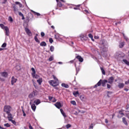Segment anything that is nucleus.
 Masks as SVG:
<instances>
[{
  "instance_id": "obj_1",
  "label": "nucleus",
  "mask_w": 129,
  "mask_h": 129,
  "mask_svg": "<svg viewBox=\"0 0 129 129\" xmlns=\"http://www.w3.org/2000/svg\"><path fill=\"white\" fill-rule=\"evenodd\" d=\"M0 27L5 31V34L6 36H10V29H9V27L8 26H5V25L3 24H0Z\"/></svg>"
},
{
  "instance_id": "obj_2",
  "label": "nucleus",
  "mask_w": 129,
  "mask_h": 129,
  "mask_svg": "<svg viewBox=\"0 0 129 129\" xmlns=\"http://www.w3.org/2000/svg\"><path fill=\"white\" fill-rule=\"evenodd\" d=\"M108 81L106 80H104L103 81H102L101 80H100L98 83L95 85V87H97V86H100L101 83H102V86H105V84H106V83H107Z\"/></svg>"
},
{
  "instance_id": "obj_3",
  "label": "nucleus",
  "mask_w": 129,
  "mask_h": 129,
  "mask_svg": "<svg viewBox=\"0 0 129 129\" xmlns=\"http://www.w3.org/2000/svg\"><path fill=\"white\" fill-rule=\"evenodd\" d=\"M4 110L6 113H10L12 111V107L10 105H6L4 107Z\"/></svg>"
},
{
  "instance_id": "obj_4",
  "label": "nucleus",
  "mask_w": 129,
  "mask_h": 129,
  "mask_svg": "<svg viewBox=\"0 0 129 129\" xmlns=\"http://www.w3.org/2000/svg\"><path fill=\"white\" fill-rule=\"evenodd\" d=\"M31 70L32 71V76L33 78H35L36 79H39L40 78V76H38V75L36 74V71L35 70V69L34 68H32L31 69Z\"/></svg>"
},
{
  "instance_id": "obj_5",
  "label": "nucleus",
  "mask_w": 129,
  "mask_h": 129,
  "mask_svg": "<svg viewBox=\"0 0 129 129\" xmlns=\"http://www.w3.org/2000/svg\"><path fill=\"white\" fill-rule=\"evenodd\" d=\"M38 92L37 91H34L29 95L28 97L29 98H33V97H35V96H36Z\"/></svg>"
},
{
  "instance_id": "obj_6",
  "label": "nucleus",
  "mask_w": 129,
  "mask_h": 129,
  "mask_svg": "<svg viewBox=\"0 0 129 129\" xmlns=\"http://www.w3.org/2000/svg\"><path fill=\"white\" fill-rule=\"evenodd\" d=\"M49 84L50 85H51L52 86H54V87H55V86H57V85H58V84H57V83L58 82H57V81H53V80H50V81H49Z\"/></svg>"
},
{
  "instance_id": "obj_7",
  "label": "nucleus",
  "mask_w": 129,
  "mask_h": 129,
  "mask_svg": "<svg viewBox=\"0 0 129 129\" xmlns=\"http://www.w3.org/2000/svg\"><path fill=\"white\" fill-rule=\"evenodd\" d=\"M54 105L58 109H60V108H61V107L62 106V104H61V103L59 102H57L56 104H54Z\"/></svg>"
},
{
  "instance_id": "obj_8",
  "label": "nucleus",
  "mask_w": 129,
  "mask_h": 129,
  "mask_svg": "<svg viewBox=\"0 0 129 129\" xmlns=\"http://www.w3.org/2000/svg\"><path fill=\"white\" fill-rule=\"evenodd\" d=\"M25 31L26 32L27 35H28V36H32V32H31V31L30 30V29H29L27 28H25Z\"/></svg>"
},
{
  "instance_id": "obj_9",
  "label": "nucleus",
  "mask_w": 129,
  "mask_h": 129,
  "mask_svg": "<svg viewBox=\"0 0 129 129\" xmlns=\"http://www.w3.org/2000/svg\"><path fill=\"white\" fill-rule=\"evenodd\" d=\"M30 104L31 106V108L32 109V110H33V111H35L36 110V105H35V104H32V102H30Z\"/></svg>"
},
{
  "instance_id": "obj_10",
  "label": "nucleus",
  "mask_w": 129,
  "mask_h": 129,
  "mask_svg": "<svg viewBox=\"0 0 129 129\" xmlns=\"http://www.w3.org/2000/svg\"><path fill=\"white\" fill-rule=\"evenodd\" d=\"M17 79L15 78V77H12V81H11L12 85H14V84L17 82Z\"/></svg>"
},
{
  "instance_id": "obj_11",
  "label": "nucleus",
  "mask_w": 129,
  "mask_h": 129,
  "mask_svg": "<svg viewBox=\"0 0 129 129\" xmlns=\"http://www.w3.org/2000/svg\"><path fill=\"white\" fill-rule=\"evenodd\" d=\"M113 80H114L113 77H111L109 78L108 82L110 84H112V83H113Z\"/></svg>"
},
{
  "instance_id": "obj_12",
  "label": "nucleus",
  "mask_w": 129,
  "mask_h": 129,
  "mask_svg": "<svg viewBox=\"0 0 129 129\" xmlns=\"http://www.w3.org/2000/svg\"><path fill=\"white\" fill-rule=\"evenodd\" d=\"M37 82H38L39 85H41L42 82H43V79H42V78H39L38 80H37Z\"/></svg>"
},
{
  "instance_id": "obj_13",
  "label": "nucleus",
  "mask_w": 129,
  "mask_h": 129,
  "mask_svg": "<svg viewBox=\"0 0 129 129\" xmlns=\"http://www.w3.org/2000/svg\"><path fill=\"white\" fill-rule=\"evenodd\" d=\"M1 75L3 77H8V73L6 72L1 73Z\"/></svg>"
},
{
  "instance_id": "obj_14",
  "label": "nucleus",
  "mask_w": 129,
  "mask_h": 129,
  "mask_svg": "<svg viewBox=\"0 0 129 129\" xmlns=\"http://www.w3.org/2000/svg\"><path fill=\"white\" fill-rule=\"evenodd\" d=\"M60 111L63 117H67V115H66V113H65V112H64V111L63 110V109H60Z\"/></svg>"
},
{
  "instance_id": "obj_15",
  "label": "nucleus",
  "mask_w": 129,
  "mask_h": 129,
  "mask_svg": "<svg viewBox=\"0 0 129 129\" xmlns=\"http://www.w3.org/2000/svg\"><path fill=\"white\" fill-rule=\"evenodd\" d=\"M8 120L13 119V115L11 113H7Z\"/></svg>"
},
{
  "instance_id": "obj_16",
  "label": "nucleus",
  "mask_w": 129,
  "mask_h": 129,
  "mask_svg": "<svg viewBox=\"0 0 129 129\" xmlns=\"http://www.w3.org/2000/svg\"><path fill=\"white\" fill-rule=\"evenodd\" d=\"M34 103H35L36 105H38V104L41 103V100L39 99L36 100L34 101Z\"/></svg>"
},
{
  "instance_id": "obj_17",
  "label": "nucleus",
  "mask_w": 129,
  "mask_h": 129,
  "mask_svg": "<svg viewBox=\"0 0 129 129\" xmlns=\"http://www.w3.org/2000/svg\"><path fill=\"white\" fill-rule=\"evenodd\" d=\"M80 98L82 101H85V100H86V98H85L84 95L80 96Z\"/></svg>"
},
{
  "instance_id": "obj_18",
  "label": "nucleus",
  "mask_w": 129,
  "mask_h": 129,
  "mask_svg": "<svg viewBox=\"0 0 129 129\" xmlns=\"http://www.w3.org/2000/svg\"><path fill=\"white\" fill-rule=\"evenodd\" d=\"M76 58L80 62H82L83 61V58H82L81 56L78 55L76 57Z\"/></svg>"
},
{
  "instance_id": "obj_19",
  "label": "nucleus",
  "mask_w": 129,
  "mask_h": 129,
  "mask_svg": "<svg viewBox=\"0 0 129 129\" xmlns=\"http://www.w3.org/2000/svg\"><path fill=\"white\" fill-rule=\"evenodd\" d=\"M14 9V12L15 14H17L18 12V8L17 7V6H15L13 7Z\"/></svg>"
},
{
  "instance_id": "obj_20",
  "label": "nucleus",
  "mask_w": 129,
  "mask_h": 129,
  "mask_svg": "<svg viewBox=\"0 0 129 129\" xmlns=\"http://www.w3.org/2000/svg\"><path fill=\"white\" fill-rule=\"evenodd\" d=\"M118 86L119 88H123V87H124V84H123V83H119Z\"/></svg>"
},
{
  "instance_id": "obj_21",
  "label": "nucleus",
  "mask_w": 129,
  "mask_h": 129,
  "mask_svg": "<svg viewBox=\"0 0 129 129\" xmlns=\"http://www.w3.org/2000/svg\"><path fill=\"white\" fill-rule=\"evenodd\" d=\"M61 86L62 87H64V88H68L69 87V86L65 83L61 84Z\"/></svg>"
},
{
  "instance_id": "obj_22",
  "label": "nucleus",
  "mask_w": 129,
  "mask_h": 129,
  "mask_svg": "<svg viewBox=\"0 0 129 129\" xmlns=\"http://www.w3.org/2000/svg\"><path fill=\"white\" fill-rule=\"evenodd\" d=\"M32 13H33V14H34V15H35V16H37L38 17H39V16H41V14H40V13H37L33 10H31Z\"/></svg>"
},
{
  "instance_id": "obj_23",
  "label": "nucleus",
  "mask_w": 129,
  "mask_h": 129,
  "mask_svg": "<svg viewBox=\"0 0 129 129\" xmlns=\"http://www.w3.org/2000/svg\"><path fill=\"white\" fill-rule=\"evenodd\" d=\"M122 61L126 64V65H127V66H129V61H127L126 59H123Z\"/></svg>"
},
{
  "instance_id": "obj_24",
  "label": "nucleus",
  "mask_w": 129,
  "mask_h": 129,
  "mask_svg": "<svg viewBox=\"0 0 129 129\" xmlns=\"http://www.w3.org/2000/svg\"><path fill=\"white\" fill-rule=\"evenodd\" d=\"M122 121H123V123H124V124H125V125H127V122L125 120V118H124V117L122 118Z\"/></svg>"
},
{
  "instance_id": "obj_25",
  "label": "nucleus",
  "mask_w": 129,
  "mask_h": 129,
  "mask_svg": "<svg viewBox=\"0 0 129 129\" xmlns=\"http://www.w3.org/2000/svg\"><path fill=\"white\" fill-rule=\"evenodd\" d=\"M56 1L57 3L58 7H59V8H61V7H62V4L60 2H59V0H56Z\"/></svg>"
},
{
  "instance_id": "obj_26",
  "label": "nucleus",
  "mask_w": 129,
  "mask_h": 129,
  "mask_svg": "<svg viewBox=\"0 0 129 129\" xmlns=\"http://www.w3.org/2000/svg\"><path fill=\"white\" fill-rule=\"evenodd\" d=\"M40 46H44V47H46V46H47V44L44 41L40 43Z\"/></svg>"
},
{
  "instance_id": "obj_27",
  "label": "nucleus",
  "mask_w": 129,
  "mask_h": 129,
  "mask_svg": "<svg viewBox=\"0 0 129 129\" xmlns=\"http://www.w3.org/2000/svg\"><path fill=\"white\" fill-rule=\"evenodd\" d=\"M37 36H38V34H36V36H35L34 40L35 41H36V42H37V43H40V40L38 39V37H37Z\"/></svg>"
},
{
  "instance_id": "obj_28",
  "label": "nucleus",
  "mask_w": 129,
  "mask_h": 129,
  "mask_svg": "<svg viewBox=\"0 0 129 129\" xmlns=\"http://www.w3.org/2000/svg\"><path fill=\"white\" fill-rule=\"evenodd\" d=\"M73 93V95H74L76 97H77V95H78V94H79V92H78V91L74 92Z\"/></svg>"
},
{
  "instance_id": "obj_29",
  "label": "nucleus",
  "mask_w": 129,
  "mask_h": 129,
  "mask_svg": "<svg viewBox=\"0 0 129 129\" xmlns=\"http://www.w3.org/2000/svg\"><path fill=\"white\" fill-rule=\"evenodd\" d=\"M123 36L124 37V39H125V40L126 41V42H128L129 41V39L127 38V37H126L124 34H123Z\"/></svg>"
},
{
  "instance_id": "obj_30",
  "label": "nucleus",
  "mask_w": 129,
  "mask_h": 129,
  "mask_svg": "<svg viewBox=\"0 0 129 129\" xmlns=\"http://www.w3.org/2000/svg\"><path fill=\"white\" fill-rule=\"evenodd\" d=\"M102 49L104 52H106V51H107V45H105V46L103 47Z\"/></svg>"
},
{
  "instance_id": "obj_31",
  "label": "nucleus",
  "mask_w": 129,
  "mask_h": 129,
  "mask_svg": "<svg viewBox=\"0 0 129 129\" xmlns=\"http://www.w3.org/2000/svg\"><path fill=\"white\" fill-rule=\"evenodd\" d=\"M8 21L9 22H10L11 23H13V18H12V17H11V16H9V18H8Z\"/></svg>"
},
{
  "instance_id": "obj_32",
  "label": "nucleus",
  "mask_w": 129,
  "mask_h": 129,
  "mask_svg": "<svg viewBox=\"0 0 129 129\" xmlns=\"http://www.w3.org/2000/svg\"><path fill=\"white\" fill-rule=\"evenodd\" d=\"M88 36L89 37V38H91L92 40L94 41V39H93V36H92V34H89Z\"/></svg>"
},
{
  "instance_id": "obj_33",
  "label": "nucleus",
  "mask_w": 129,
  "mask_h": 129,
  "mask_svg": "<svg viewBox=\"0 0 129 129\" xmlns=\"http://www.w3.org/2000/svg\"><path fill=\"white\" fill-rule=\"evenodd\" d=\"M9 121H11L12 122V123H13V124H17V122H16L15 121V120H13V119H9Z\"/></svg>"
},
{
  "instance_id": "obj_34",
  "label": "nucleus",
  "mask_w": 129,
  "mask_h": 129,
  "mask_svg": "<svg viewBox=\"0 0 129 129\" xmlns=\"http://www.w3.org/2000/svg\"><path fill=\"white\" fill-rule=\"evenodd\" d=\"M55 38L56 39V40H58L59 36V34H56L54 35Z\"/></svg>"
},
{
  "instance_id": "obj_35",
  "label": "nucleus",
  "mask_w": 129,
  "mask_h": 129,
  "mask_svg": "<svg viewBox=\"0 0 129 129\" xmlns=\"http://www.w3.org/2000/svg\"><path fill=\"white\" fill-rule=\"evenodd\" d=\"M53 60H54V57L53 56H51L48 59L49 61H53Z\"/></svg>"
},
{
  "instance_id": "obj_36",
  "label": "nucleus",
  "mask_w": 129,
  "mask_h": 129,
  "mask_svg": "<svg viewBox=\"0 0 129 129\" xmlns=\"http://www.w3.org/2000/svg\"><path fill=\"white\" fill-rule=\"evenodd\" d=\"M101 70L102 71V74H103V75H105V71H104V70L103 69V68H101Z\"/></svg>"
},
{
  "instance_id": "obj_37",
  "label": "nucleus",
  "mask_w": 129,
  "mask_h": 129,
  "mask_svg": "<svg viewBox=\"0 0 129 129\" xmlns=\"http://www.w3.org/2000/svg\"><path fill=\"white\" fill-rule=\"evenodd\" d=\"M54 49V46H50V50L51 52H53Z\"/></svg>"
},
{
  "instance_id": "obj_38",
  "label": "nucleus",
  "mask_w": 129,
  "mask_h": 129,
  "mask_svg": "<svg viewBox=\"0 0 129 129\" xmlns=\"http://www.w3.org/2000/svg\"><path fill=\"white\" fill-rule=\"evenodd\" d=\"M124 45V42L120 43L119 44L120 48H122V47H123Z\"/></svg>"
},
{
  "instance_id": "obj_39",
  "label": "nucleus",
  "mask_w": 129,
  "mask_h": 129,
  "mask_svg": "<svg viewBox=\"0 0 129 129\" xmlns=\"http://www.w3.org/2000/svg\"><path fill=\"white\" fill-rule=\"evenodd\" d=\"M4 126H6L7 127H10V126H11V125L8 123H7L4 124Z\"/></svg>"
},
{
  "instance_id": "obj_40",
  "label": "nucleus",
  "mask_w": 129,
  "mask_h": 129,
  "mask_svg": "<svg viewBox=\"0 0 129 129\" xmlns=\"http://www.w3.org/2000/svg\"><path fill=\"white\" fill-rule=\"evenodd\" d=\"M71 103L73 104V105H76V102L75 101H72Z\"/></svg>"
},
{
  "instance_id": "obj_41",
  "label": "nucleus",
  "mask_w": 129,
  "mask_h": 129,
  "mask_svg": "<svg viewBox=\"0 0 129 129\" xmlns=\"http://www.w3.org/2000/svg\"><path fill=\"white\" fill-rule=\"evenodd\" d=\"M53 79H54V80H55V81H56V82H58V79H57V78L56 77V76L53 75Z\"/></svg>"
},
{
  "instance_id": "obj_42",
  "label": "nucleus",
  "mask_w": 129,
  "mask_h": 129,
  "mask_svg": "<svg viewBox=\"0 0 129 129\" xmlns=\"http://www.w3.org/2000/svg\"><path fill=\"white\" fill-rule=\"evenodd\" d=\"M2 48H6V47H7V43H4L3 44V45H2Z\"/></svg>"
},
{
  "instance_id": "obj_43",
  "label": "nucleus",
  "mask_w": 129,
  "mask_h": 129,
  "mask_svg": "<svg viewBox=\"0 0 129 129\" xmlns=\"http://www.w3.org/2000/svg\"><path fill=\"white\" fill-rule=\"evenodd\" d=\"M126 112H129V105H127L126 106Z\"/></svg>"
},
{
  "instance_id": "obj_44",
  "label": "nucleus",
  "mask_w": 129,
  "mask_h": 129,
  "mask_svg": "<svg viewBox=\"0 0 129 129\" xmlns=\"http://www.w3.org/2000/svg\"><path fill=\"white\" fill-rule=\"evenodd\" d=\"M51 101L52 102H56L57 101V100L55 98H53L51 100Z\"/></svg>"
},
{
  "instance_id": "obj_45",
  "label": "nucleus",
  "mask_w": 129,
  "mask_h": 129,
  "mask_svg": "<svg viewBox=\"0 0 129 129\" xmlns=\"http://www.w3.org/2000/svg\"><path fill=\"white\" fill-rule=\"evenodd\" d=\"M49 42L50 43V44H52V43H53V39H52L51 38H49Z\"/></svg>"
},
{
  "instance_id": "obj_46",
  "label": "nucleus",
  "mask_w": 129,
  "mask_h": 129,
  "mask_svg": "<svg viewBox=\"0 0 129 129\" xmlns=\"http://www.w3.org/2000/svg\"><path fill=\"white\" fill-rule=\"evenodd\" d=\"M67 128H69L70 127H71V125L68 124L66 125Z\"/></svg>"
},
{
  "instance_id": "obj_47",
  "label": "nucleus",
  "mask_w": 129,
  "mask_h": 129,
  "mask_svg": "<svg viewBox=\"0 0 129 129\" xmlns=\"http://www.w3.org/2000/svg\"><path fill=\"white\" fill-rule=\"evenodd\" d=\"M19 15L21 17H23L24 16V15L23 14V13H22V12H19Z\"/></svg>"
},
{
  "instance_id": "obj_48",
  "label": "nucleus",
  "mask_w": 129,
  "mask_h": 129,
  "mask_svg": "<svg viewBox=\"0 0 129 129\" xmlns=\"http://www.w3.org/2000/svg\"><path fill=\"white\" fill-rule=\"evenodd\" d=\"M41 37H44V36H45V33L44 32H41Z\"/></svg>"
},
{
  "instance_id": "obj_49",
  "label": "nucleus",
  "mask_w": 129,
  "mask_h": 129,
  "mask_svg": "<svg viewBox=\"0 0 129 129\" xmlns=\"http://www.w3.org/2000/svg\"><path fill=\"white\" fill-rule=\"evenodd\" d=\"M80 70V69L79 68H76L77 74V73H78V72H79Z\"/></svg>"
},
{
  "instance_id": "obj_50",
  "label": "nucleus",
  "mask_w": 129,
  "mask_h": 129,
  "mask_svg": "<svg viewBox=\"0 0 129 129\" xmlns=\"http://www.w3.org/2000/svg\"><path fill=\"white\" fill-rule=\"evenodd\" d=\"M29 129H34V128H33V126H32V125H31L30 123H29Z\"/></svg>"
},
{
  "instance_id": "obj_51",
  "label": "nucleus",
  "mask_w": 129,
  "mask_h": 129,
  "mask_svg": "<svg viewBox=\"0 0 129 129\" xmlns=\"http://www.w3.org/2000/svg\"><path fill=\"white\" fill-rule=\"evenodd\" d=\"M16 69H17V70H20V69H21V68L20 67V66H17L16 67Z\"/></svg>"
},
{
  "instance_id": "obj_52",
  "label": "nucleus",
  "mask_w": 129,
  "mask_h": 129,
  "mask_svg": "<svg viewBox=\"0 0 129 129\" xmlns=\"http://www.w3.org/2000/svg\"><path fill=\"white\" fill-rule=\"evenodd\" d=\"M89 128H93V124H91L89 126Z\"/></svg>"
},
{
  "instance_id": "obj_53",
  "label": "nucleus",
  "mask_w": 129,
  "mask_h": 129,
  "mask_svg": "<svg viewBox=\"0 0 129 129\" xmlns=\"http://www.w3.org/2000/svg\"><path fill=\"white\" fill-rule=\"evenodd\" d=\"M80 38H81V39H82V38H84V35H83V34H81V35H80Z\"/></svg>"
},
{
  "instance_id": "obj_54",
  "label": "nucleus",
  "mask_w": 129,
  "mask_h": 129,
  "mask_svg": "<svg viewBox=\"0 0 129 129\" xmlns=\"http://www.w3.org/2000/svg\"><path fill=\"white\" fill-rule=\"evenodd\" d=\"M48 99L49 100H52L53 99V97L49 96V97H48Z\"/></svg>"
},
{
  "instance_id": "obj_55",
  "label": "nucleus",
  "mask_w": 129,
  "mask_h": 129,
  "mask_svg": "<svg viewBox=\"0 0 129 129\" xmlns=\"http://www.w3.org/2000/svg\"><path fill=\"white\" fill-rule=\"evenodd\" d=\"M112 92H108V95H107V96L108 97H109V94H111Z\"/></svg>"
},
{
  "instance_id": "obj_56",
  "label": "nucleus",
  "mask_w": 129,
  "mask_h": 129,
  "mask_svg": "<svg viewBox=\"0 0 129 129\" xmlns=\"http://www.w3.org/2000/svg\"><path fill=\"white\" fill-rule=\"evenodd\" d=\"M125 84H129V80H128V81L125 82Z\"/></svg>"
},
{
  "instance_id": "obj_57",
  "label": "nucleus",
  "mask_w": 129,
  "mask_h": 129,
  "mask_svg": "<svg viewBox=\"0 0 129 129\" xmlns=\"http://www.w3.org/2000/svg\"><path fill=\"white\" fill-rule=\"evenodd\" d=\"M105 122L106 123H108V120H107V119H105Z\"/></svg>"
},
{
  "instance_id": "obj_58",
  "label": "nucleus",
  "mask_w": 129,
  "mask_h": 129,
  "mask_svg": "<svg viewBox=\"0 0 129 129\" xmlns=\"http://www.w3.org/2000/svg\"><path fill=\"white\" fill-rule=\"evenodd\" d=\"M94 38H95V39H97L99 38V37L97 36H95Z\"/></svg>"
},
{
  "instance_id": "obj_59",
  "label": "nucleus",
  "mask_w": 129,
  "mask_h": 129,
  "mask_svg": "<svg viewBox=\"0 0 129 129\" xmlns=\"http://www.w3.org/2000/svg\"><path fill=\"white\" fill-rule=\"evenodd\" d=\"M3 1V4H6L7 3V0H2Z\"/></svg>"
},
{
  "instance_id": "obj_60",
  "label": "nucleus",
  "mask_w": 129,
  "mask_h": 129,
  "mask_svg": "<svg viewBox=\"0 0 129 129\" xmlns=\"http://www.w3.org/2000/svg\"><path fill=\"white\" fill-rule=\"evenodd\" d=\"M16 5H19L20 3L19 2H15Z\"/></svg>"
},
{
  "instance_id": "obj_61",
  "label": "nucleus",
  "mask_w": 129,
  "mask_h": 129,
  "mask_svg": "<svg viewBox=\"0 0 129 129\" xmlns=\"http://www.w3.org/2000/svg\"><path fill=\"white\" fill-rule=\"evenodd\" d=\"M107 88H110V86L109 85V84L107 85Z\"/></svg>"
},
{
  "instance_id": "obj_62",
  "label": "nucleus",
  "mask_w": 129,
  "mask_h": 129,
  "mask_svg": "<svg viewBox=\"0 0 129 129\" xmlns=\"http://www.w3.org/2000/svg\"><path fill=\"white\" fill-rule=\"evenodd\" d=\"M19 7H20V8H22V7H23V5H22V4H19Z\"/></svg>"
},
{
  "instance_id": "obj_63",
  "label": "nucleus",
  "mask_w": 129,
  "mask_h": 129,
  "mask_svg": "<svg viewBox=\"0 0 129 129\" xmlns=\"http://www.w3.org/2000/svg\"><path fill=\"white\" fill-rule=\"evenodd\" d=\"M124 90H125V91H127L128 90V89H127V88H125V89H124Z\"/></svg>"
},
{
  "instance_id": "obj_64",
  "label": "nucleus",
  "mask_w": 129,
  "mask_h": 129,
  "mask_svg": "<svg viewBox=\"0 0 129 129\" xmlns=\"http://www.w3.org/2000/svg\"><path fill=\"white\" fill-rule=\"evenodd\" d=\"M73 62H74V60H71L70 61V63H73Z\"/></svg>"
}]
</instances>
